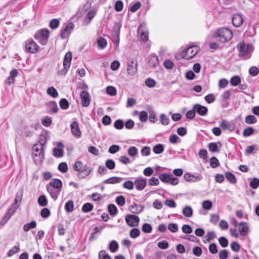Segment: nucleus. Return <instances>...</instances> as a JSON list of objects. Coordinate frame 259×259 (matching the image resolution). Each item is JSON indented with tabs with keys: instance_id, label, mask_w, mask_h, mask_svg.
<instances>
[{
	"instance_id": "1",
	"label": "nucleus",
	"mask_w": 259,
	"mask_h": 259,
	"mask_svg": "<svg viewBox=\"0 0 259 259\" xmlns=\"http://www.w3.org/2000/svg\"><path fill=\"white\" fill-rule=\"evenodd\" d=\"M62 187L61 181L57 179H52L49 184L47 185V191L54 200H56L58 198L61 191Z\"/></svg>"
},
{
	"instance_id": "2",
	"label": "nucleus",
	"mask_w": 259,
	"mask_h": 259,
	"mask_svg": "<svg viewBox=\"0 0 259 259\" xmlns=\"http://www.w3.org/2000/svg\"><path fill=\"white\" fill-rule=\"evenodd\" d=\"M213 37L218 39L222 43L229 41L233 37L232 31L226 28H221L216 30L213 34Z\"/></svg>"
},
{
	"instance_id": "3",
	"label": "nucleus",
	"mask_w": 259,
	"mask_h": 259,
	"mask_svg": "<svg viewBox=\"0 0 259 259\" xmlns=\"http://www.w3.org/2000/svg\"><path fill=\"white\" fill-rule=\"evenodd\" d=\"M32 156L36 164H40L44 159V146L41 143L34 144L32 148Z\"/></svg>"
},
{
	"instance_id": "4",
	"label": "nucleus",
	"mask_w": 259,
	"mask_h": 259,
	"mask_svg": "<svg viewBox=\"0 0 259 259\" xmlns=\"http://www.w3.org/2000/svg\"><path fill=\"white\" fill-rule=\"evenodd\" d=\"M199 48L197 46H192L188 47L185 51H183L176 55L177 59L181 57L186 59H190L194 57L199 52Z\"/></svg>"
},
{
	"instance_id": "5",
	"label": "nucleus",
	"mask_w": 259,
	"mask_h": 259,
	"mask_svg": "<svg viewBox=\"0 0 259 259\" xmlns=\"http://www.w3.org/2000/svg\"><path fill=\"white\" fill-rule=\"evenodd\" d=\"M253 50V48L251 45L244 42H240L239 46V56L243 57L245 59H248L250 57Z\"/></svg>"
},
{
	"instance_id": "6",
	"label": "nucleus",
	"mask_w": 259,
	"mask_h": 259,
	"mask_svg": "<svg viewBox=\"0 0 259 259\" xmlns=\"http://www.w3.org/2000/svg\"><path fill=\"white\" fill-rule=\"evenodd\" d=\"M49 31L48 29H41L34 35V38L41 45H45L48 40Z\"/></svg>"
},
{
	"instance_id": "7",
	"label": "nucleus",
	"mask_w": 259,
	"mask_h": 259,
	"mask_svg": "<svg viewBox=\"0 0 259 259\" xmlns=\"http://www.w3.org/2000/svg\"><path fill=\"white\" fill-rule=\"evenodd\" d=\"M159 179L163 183H170L172 185H176L179 183L178 178L174 177L171 175L161 174L159 176Z\"/></svg>"
},
{
	"instance_id": "8",
	"label": "nucleus",
	"mask_w": 259,
	"mask_h": 259,
	"mask_svg": "<svg viewBox=\"0 0 259 259\" xmlns=\"http://www.w3.org/2000/svg\"><path fill=\"white\" fill-rule=\"evenodd\" d=\"M25 48L27 52L32 54L36 53L39 49L38 45L32 39L26 41Z\"/></svg>"
},
{
	"instance_id": "9",
	"label": "nucleus",
	"mask_w": 259,
	"mask_h": 259,
	"mask_svg": "<svg viewBox=\"0 0 259 259\" xmlns=\"http://www.w3.org/2000/svg\"><path fill=\"white\" fill-rule=\"evenodd\" d=\"M125 221L127 225L131 227H137L140 221L139 218L134 214H128L125 217Z\"/></svg>"
},
{
	"instance_id": "10",
	"label": "nucleus",
	"mask_w": 259,
	"mask_h": 259,
	"mask_svg": "<svg viewBox=\"0 0 259 259\" xmlns=\"http://www.w3.org/2000/svg\"><path fill=\"white\" fill-rule=\"evenodd\" d=\"M184 178L188 182L194 183L201 181L202 179V177L200 174L194 175L187 172L185 174Z\"/></svg>"
},
{
	"instance_id": "11",
	"label": "nucleus",
	"mask_w": 259,
	"mask_h": 259,
	"mask_svg": "<svg viewBox=\"0 0 259 259\" xmlns=\"http://www.w3.org/2000/svg\"><path fill=\"white\" fill-rule=\"evenodd\" d=\"M74 28V24L73 23H69L66 25L64 28H63L61 33V37L63 39H65L68 37L70 33Z\"/></svg>"
},
{
	"instance_id": "12",
	"label": "nucleus",
	"mask_w": 259,
	"mask_h": 259,
	"mask_svg": "<svg viewBox=\"0 0 259 259\" xmlns=\"http://www.w3.org/2000/svg\"><path fill=\"white\" fill-rule=\"evenodd\" d=\"M137 61L132 60L127 63V71L129 75H134L137 72Z\"/></svg>"
},
{
	"instance_id": "13",
	"label": "nucleus",
	"mask_w": 259,
	"mask_h": 259,
	"mask_svg": "<svg viewBox=\"0 0 259 259\" xmlns=\"http://www.w3.org/2000/svg\"><path fill=\"white\" fill-rule=\"evenodd\" d=\"M138 33L142 40L147 41L148 39V32L146 28L143 25H140L138 29Z\"/></svg>"
},
{
	"instance_id": "14",
	"label": "nucleus",
	"mask_w": 259,
	"mask_h": 259,
	"mask_svg": "<svg viewBox=\"0 0 259 259\" xmlns=\"http://www.w3.org/2000/svg\"><path fill=\"white\" fill-rule=\"evenodd\" d=\"M146 179L142 178L136 179L134 182L136 189L139 191H142L144 189L146 186Z\"/></svg>"
},
{
	"instance_id": "15",
	"label": "nucleus",
	"mask_w": 259,
	"mask_h": 259,
	"mask_svg": "<svg viewBox=\"0 0 259 259\" xmlns=\"http://www.w3.org/2000/svg\"><path fill=\"white\" fill-rule=\"evenodd\" d=\"M57 148H55L53 150V155L57 157H61L63 155L64 146L60 142L57 143Z\"/></svg>"
},
{
	"instance_id": "16",
	"label": "nucleus",
	"mask_w": 259,
	"mask_h": 259,
	"mask_svg": "<svg viewBox=\"0 0 259 259\" xmlns=\"http://www.w3.org/2000/svg\"><path fill=\"white\" fill-rule=\"evenodd\" d=\"M80 98L81 99L82 105L84 107H88L90 104V99L88 92L83 91L80 93Z\"/></svg>"
},
{
	"instance_id": "17",
	"label": "nucleus",
	"mask_w": 259,
	"mask_h": 259,
	"mask_svg": "<svg viewBox=\"0 0 259 259\" xmlns=\"http://www.w3.org/2000/svg\"><path fill=\"white\" fill-rule=\"evenodd\" d=\"M238 231L239 232L240 234L244 236H246L249 231V227L247 223L244 222H241L238 224Z\"/></svg>"
},
{
	"instance_id": "18",
	"label": "nucleus",
	"mask_w": 259,
	"mask_h": 259,
	"mask_svg": "<svg viewBox=\"0 0 259 259\" xmlns=\"http://www.w3.org/2000/svg\"><path fill=\"white\" fill-rule=\"evenodd\" d=\"M232 21L234 26L236 27L240 26L243 22L242 16L239 14H234L232 17Z\"/></svg>"
},
{
	"instance_id": "19",
	"label": "nucleus",
	"mask_w": 259,
	"mask_h": 259,
	"mask_svg": "<svg viewBox=\"0 0 259 259\" xmlns=\"http://www.w3.org/2000/svg\"><path fill=\"white\" fill-rule=\"evenodd\" d=\"M193 109L196 113L201 116L205 115L208 111L207 108L206 107L198 104L194 105Z\"/></svg>"
},
{
	"instance_id": "20",
	"label": "nucleus",
	"mask_w": 259,
	"mask_h": 259,
	"mask_svg": "<svg viewBox=\"0 0 259 259\" xmlns=\"http://www.w3.org/2000/svg\"><path fill=\"white\" fill-rule=\"evenodd\" d=\"M72 59V54L71 52H67L64 59L63 66L64 68L65 72H66L70 66V62Z\"/></svg>"
},
{
	"instance_id": "21",
	"label": "nucleus",
	"mask_w": 259,
	"mask_h": 259,
	"mask_svg": "<svg viewBox=\"0 0 259 259\" xmlns=\"http://www.w3.org/2000/svg\"><path fill=\"white\" fill-rule=\"evenodd\" d=\"M70 126L72 134L76 137H79L81 135V132L78 123L76 121H74L71 124Z\"/></svg>"
},
{
	"instance_id": "22",
	"label": "nucleus",
	"mask_w": 259,
	"mask_h": 259,
	"mask_svg": "<svg viewBox=\"0 0 259 259\" xmlns=\"http://www.w3.org/2000/svg\"><path fill=\"white\" fill-rule=\"evenodd\" d=\"M91 171V167L84 166L83 168L77 174V177L79 179L84 178L89 175Z\"/></svg>"
},
{
	"instance_id": "23",
	"label": "nucleus",
	"mask_w": 259,
	"mask_h": 259,
	"mask_svg": "<svg viewBox=\"0 0 259 259\" xmlns=\"http://www.w3.org/2000/svg\"><path fill=\"white\" fill-rule=\"evenodd\" d=\"M159 64L158 58L156 55H151L148 60V65L151 67H155Z\"/></svg>"
},
{
	"instance_id": "24",
	"label": "nucleus",
	"mask_w": 259,
	"mask_h": 259,
	"mask_svg": "<svg viewBox=\"0 0 259 259\" xmlns=\"http://www.w3.org/2000/svg\"><path fill=\"white\" fill-rule=\"evenodd\" d=\"M220 126L221 128L224 130L228 129L230 131H233L235 128L233 124L228 122L226 120H223L221 121Z\"/></svg>"
},
{
	"instance_id": "25",
	"label": "nucleus",
	"mask_w": 259,
	"mask_h": 259,
	"mask_svg": "<svg viewBox=\"0 0 259 259\" xmlns=\"http://www.w3.org/2000/svg\"><path fill=\"white\" fill-rule=\"evenodd\" d=\"M123 178L117 177H113L105 180L103 183L107 184H114L121 182Z\"/></svg>"
},
{
	"instance_id": "26",
	"label": "nucleus",
	"mask_w": 259,
	"mask_h": 259,
	"mask_svg": "<svg viewBox=\"0 0 259 259\" xmlns=\"http://www.w3.org/2000/svg\"><path fill=\"white\" fill-rule=\"evenodd\" d=\"M144 209V207L140 204H134L130 207V210L134 213H139Z\"/></svg>"
},
{
	"instance_id": "27",
	"label": "nucleus",
	"mask_w": 259,
	"mask_h": 259,
	"mask_svg": "<svg viewBox=\"0 0 259 259\" xmlns=\"http://www.w3.org/2000/svg\"><path fill=\"white\" fill-rule=\"evenodd\" d=\"M183 214L187 218H190L193 215V209L190 206H185L182 211Z\"/></svg>"
},
{
	"instance_id": "28",
	"label": "nucleus",
	"mask_w": 259,
	"mask_h": 259,
	"mask_svg": "<svg viewBox=\"0 0 259 259\" xmlns=\"http://www.w3.org/2000/svg\"><path fill=\"white\" fill-rule=\"evenodd\" d=\"M215 237L216 235L213 231H209L207 232L206 236L204 237V242L205 243L210 242Z\"/></svg>"
},
{
	"instance_id": "29",
	"label": "nucleus",
	"mask_w": 259,
	"mask_h": 259,
	"mask_svg": "<svg viewBox=\"0 0 259 259\" xmlns=\"http://www.w3.org/2000/svg\"><path fill=\"white\" fill-rule=\"evenodd\" d=\"M19 207V205H16V204H13L12 205L11 207L9 209L6 215L8 216L9 218L12 216L14 213L16 211L17 208Z\"/></svg>"
},
{
	"instance_id": "30",
	"label": "nucleus",
	"mask_w": 259,
	"mask_h": 259,
	"mask_svg": "<svg viewBox=\"0 0 259 259\" xmlns=\"http://www.w3.org/2000/svg\"><path fill=\"white\" fill-rule=\"evenodd\" d=\"M23 196V190L22 189L19 190L15 196V202L13 203V204H16V205L20 204V202L21 201L22 198Z\"/></svg>"
},
{
	"instance_id": "31",
	"label": "nucleus",
	"mask_w": 259,
	"mask_h": 259,
	"mask_svg": "<svg viewBox=\"0 0 259 259\" xmlns=\"http://www.w3.org/2000/svg\"><path fill=\"white\" fill-rule=\"evenodd\" d=\"M127 153L130 156L135 157L138 154V150L137 147L131 146L128 148Z\"/></svg>"
},
{
	"instance_id": "32",
	"label": "nucleus",
	"mask_w": 259,
	"mask_h": 259,
	"mask_svg": "<svg viewBox=\"0 0 259 259\" xmlns=\"http://www.w3.org/2000/svg\"><path fill=\"white\" fill-rule=\"evenodd\" d=\"M65 210L68 212H71L74 209V203L72 200H69L65 204Z\"/></svg>"
},
{
	"instance_id": "33",
	"label": "nucleus",
	"mask_w": 259,
	"mask_h": 259,
	"mask_svg": "<svg viewBox=\"0 0 259 259\" xmlns=\"http://www.w3.org/2000/svg\"><path fill=\"white\" fill-rule=\"evenodd\" d=\"M36 226V223L35 221H33L31 223L25 224L23 226V229L25 232H27L31 229L35 228Z\"/></svg>"
},
{
	"instance_id": "34",
	"label": "nucleus",
	"mask_w": 259,
	"mask_h": 259,
	"mask_svg": "<svg viewBox=\"0 0 259 259\" xmlns=\"http://www.w3.org/2000/svg\"><path fill=\"white\" fill-rule=\"evenodd\" d=\"M226 179L232 184H235L236 182V179L234 174L231 172H227L225 174Z\"/></svg>"
},
{
	"instance_id": "35",
	"label": "nucleus",
	"mask_w": 259,
	"mask_h": 259,
	"mask_svg": "<svg viewBox=\"0 0 259 259\" xmlns=\"http://www.w3.org/2000/svg\"><path fill=\"white\" fill-rule=\"evenodd\" d=\"M160 120L161 123L163 125H167L169 124V118L163 113L160 114Z\"/></svg>"
},
{
	"instance_id": "36",
	"label": "nucleus",
	"mask_w": 259,
	"mask_h": 259,
	"mask_svg": "<svg viewBox=\"0 0 259 259\" xmlns=\"http://www.w3.org/2000/svg\"><path fill=\"white\" fill-rule=\"evenodd\" d=\"M47 94L54 98L58 96V92L54 87L49 88L47 89Z\"/></svg>"
},
{
	"instance_id": "37",
	"label": "nucleus",
	"mask_w": 259,
	"mask_h": 259,
	"mask_svg": "<svg viewBox=\"0 0 259 259\" xmlns=\"http://www.w3.org/2000/svg\"><path fill=\"white\" fill-rule=\"evenodd\" d=\"M153 151L155 154H160L164 151V147L162 144H158L155 145L153 148Z\"/></svg>"
},
{
	"instance_id": "38",
	"label": "nucleus",
	"mask_w": 259,
	"mask_h": 259,
	"mask_svg": "<svg viewBox=\"0 0 259 259\" xmlns=\"http://www.w3.org/2000/svg\"><path fill=\"white\" fill-rule=\"evenodd\" d=\"M241 82V79L239 76H234L231 77L230 79V83L233 86H237Z\"/></svg>"
},
{
	"instance_id": "39",
	"label": "nucleus",
	"mask_w": 259,
	"mask_h": 259,
	"mask_svg": "<svg viewBox=\"0 0 259 259\" xmlns=\"http://www.w3.org/2000/svg\"><path fill=\"white\" fill-rule=\"evenodd\" d=\"M49 104L52 107V108L50 109L49 112L51 113H57L59 110V108L56 102L55 101H51L49 103Z\"/></svg>"
},
{
	"instance_id": "40",
	"label": "nucleus",
	"mask_w": 259,
	"mask_h": 259,
	"mask_svg": "<svg viewBox=\"0 0 259 259\" xmlns=\"http://www.w3.org/2000/svg\"><path fill=\"white\" fill-rule=\"evenodd\" d=\"M202 205L204 209L208 210L212 207V203L210 200H206L203 201Z\"/></svg>"
},
{
	"instance_id": "41",
	"label": "nucleus",
	"mask_w": 259,
	"mask_h": 259,
	"mask_svg": "<svg viewBox=\"0 0 259 259\" xmlns=\"http://www.w3.org/2000/svg\"><path fill=\"white\" fill-rule=\"evenodd\" d=\"M38 203L41 206H45L48 204V201L45 196L41 195L38 199Z\"/></svg>"
},
{
	"instance_id": "42",
	"label": "nucleus",
	"mask_w": 259,
	"mask_h": 259,
	"mask_svg": "<svg viewBox=\"0 0 259 259\" xmlns=\"http://www.w3.org/2000/svg\"><path fill=\"white\" fill-rule=\"evenodd\" d=\"M59 105L61 109L63 110L67 109L69 107V103L66 99H61L59 102Z\"/></svg>"
},
{
	"instance_id": "43",
	"label": "nucleus",
	"mask_w": 259,
	"mask_h": 259,
	"mask_svg": "<svg viewBox=\"0 0 259 259\" xmlns=\"http://www.w3.org/2000/svg\"><path fill=\"white\" fill-rule=\"evenodd\" d=\"M145 85L150 88H153L156 85V81L151 78H147L145 81Z\"/></svg>"
},
{
	"instance_id": "44",
	"label": "nucleus",
	"mask_w": 259,
	"mask_h": 259,
	"mask_svg": "<svg viewBox=\"0 0 259 259\" xmlns=\"http://www.w3.org/2000/svg\"><path fill=\"white\" fill-rule=\"evenodd\" d=\"M118 248V245L116 241H112L109 245V249L111 252H115Z\"/></svg>"
},
{
	"instance_id": "45",
	"label": "nucleus",
	"mask_w": 259,
	"mask_h": 259,
	"mask_svg": "<svg viewBox=\"0 0 259 259\" xmlns=\"http://www.w3.org/2000/svg\"><path fill=\"white\" fill-rule=\"evenodd\" d=\"M93 209V205L90 203H85L82 207V210L84 212L91 211Z\"/></svg>"
},
{
	"instance_id": "46",
	"label": "nucleus",
	"mask_w": 259,
	"mask_h": 259,
	"mask_svg": "<svg viewBox=\"0 0 259 259\" xmlns=\"http://www.w3.org/2000/svg\"><path fill=\"white\" fill-rule=\"evenodd\" d=\"M257 119L253 115H248L245 118V122L247 124H253L256 122Z\"/></svg>"
},
{
	"instance_id": "47",
	"label": "nucleus",
	"mask_w": 259,
	"mask_h": 259,
	"mask_svg": "<svg viewBox=\"0 0 259 259\" xmlns=\"http://www.w3.org/2000/svg\"><path fill=\"white\" fill-rule=\"evenodd\" d=\"M140 231L139 229L137 228H134L131 230L130 235L131 237L136 238L140 235Z\"/></svg>"
},
{
	"instance_id": "48",
	"label": "nucleus",
	"mask_w": 259,
	"mask_h": 259,
	"mask_svg": "<svg viewBox=\"0 0 259 259\" xmlns=\"http://www.w3.org/2000/svg\"><path fill=\"white\" fill-rule=\"evenodd\" d=\"M59 23L58 19H53L50 21L49 26L51 29H55L58 27Z\"/></svg>"
},
{
	"instance_id": "49",
	"label": "nucleus",
	"mask_w": 259,
	"mask_h": 259,
	"mask_svg": "<svg viewBox=\"0 0 259 259\" xmlns=\"http://www.w3.org/2000/svg\"><path fill=\"white\" fill-rule=\"evenodd\" d=\"M108 211L111 215H114L117 213V208L114 204H110L108 207Z\"/></svg>"
},
{
	"instance_id": "50",
	"label": "nucleus",
	"mask_w": 259,
	"mask_h": 259,
	"mask_svg": "<svg viewBox=\"0 0 259 259\" xmlns=\"http://www.w3.org/2000/svg\"><path fill=\"white\" fill-rule=\"evenodd\" d=\"M107 44L106 40L103 37L100 38L98 40V45L101 49L105 48L107 46Z\"/></svg>"
},
{
	"instance_id": "51",
	"label": "nucleus",
	"mask_w": 259,
	"mask_h": 259,
	"mask_svg": "<svg viewBox=\"0 0 259 259\" xmlns=\"http://www.w3.org/2000/svg\"><path fill=\"white\" fill-rule=\"evenodd\" d=\"M116 203L119 206H123L125 203V198L121 195L116 197L115 200Z\"/></svg>"
},
{
	"instance_id": "52",
	"label": "nucleus",
	"mask_w": 259,
	"mask_h": 259,
	"mask_svg": "<svg viewBox=\"0 0 259 259\" xmlns=\"http://www.w3.org/2000/svg\"><path fill=\"white\" fill-rule=\"evenodd\" d=\"M168 229L172 233H176L178 230V226L177 224L170 223L168 225Z\"/></svg>"
},
{
	"instance_id": "53",
	"label": "nucleus",
	"mask_w": 259,
	"mask_h": 259,
	"mask_svg": "<svg viewBox=\"0 0 259 259\" xmlns=\"http://www.w3.org/2000/svg\"><path fill=\"white\" fill-rule=\"evenodd\" d=\"M99 259H111L110 256L104 250L99 252Z\"/></svg>"
},
{
	"instance_id": "54",
	"label": "nucleus",
	"mask_w": 259,
	"mask_h": 259,
	"mask_svg": "<svg viewBox=\"0 0 259 259\" xmlns=\"http://www.w3.org/2000/svg\"><path fill=\"white\" fill-rule=\"evenodd\" d=\"M142 230L144 233H149L152 231V227L150 224L145 223L143 225Z\"/></svg>"
},
{
	"instance_id": "55",
	"label": "nucleus",
	"mask_w": 259,
	"mask_h": 259,
	"mask_svg": "<svg viewBox=\"0 0 259 259\" xmlns=\"http://www.w3.org/2000/svg\"><path fill=\"white\" fill-rule=\"evenodd\" d=\"M259 186V179H252L250 182V186L253 189H256Z\"/></svg>"
},
{
	"instance_id": "56",
	"label": "nucleus",
	"mask_w": 259,
	"mask_h": 259,
	"mask_svg": "<svg viewBox=\"0 0 259 259\" xmlns=\"http://www.w3.org/2000/svg\"><path fill=\"white\" fill-rule=\"evenodd\" d=\"M164 204L170 208H174L176 206V203L172 199H166L164 201Z\"/></svg>"
},
{
	"instance_id": "57",
	"label": "nucleus",
	"mask_w": 259,
	"mask_h": 259,
	"mask_svg": "<svg viewBox=\"0 0 259 259\" xmlns=\"http://www.w3.org/2000/svg\"><path fill=\"white\" fill-rule=\"evenodd\" d=\"M114 125L116 128L121 130L123 127L124 123L122 120L118 119L114 122Z\"/></svg>"
},
{
	"instance_id": "58",
	"label": "nucleus",
	"mask_w": 259,
	"mask_h": 259,
	"mask_svg": "<svg viewBox=\"0 0 259 259\" xmlns=\"http://www.w3.org/2000/svg\"><path fill=\"white\" fill-rule=\"evenodd\" d=\"M159 184V181L158 179L155 177H152L148 180V184L150 186H158Z\"/></svg>"
},
{
	"instance_id": "59",
	"label": "nucleus",
	"mask_w": 259,
	"mask_h": 259,
	"mask_svg": "<svg viewBox=\"0 0 259 259\" xmlns=\"http://www.w3.org/2000/svg\"><path fill=\"white\" fill-rule=\"evenodd\" d=\"M106 92L111 96H114L116 94V90L112 86H108L106 88Z\"/></svg>"
},
{
	"instance_id": "60",
	"label": "nucleus",
	"mask_w": 259,
	"mask_h": 259,
	"mask_svg": "<svg viewBox=\"0 0 259 259\" xmlns=\"http://www.w3.org/2000/svg\"><path fill=\"white\" fill-rule=\"evenodd\" d=\"M123 186L128 190H132L134 187V183L131 181H127L123 183Z\"/></svg>"
},
{
	"instance_id": "61",
	"label": "nucleus",
	"mask_w": 259,
	"mask_h": 259,
	"mask_svg": "<svg viewBox=\"0 0 259 259\" xmlns=\"http://www.w3.org/2000/svg\"><path fill=\"white\" fill-rule=\"evenodd\" d=\"M219 160L216 157H213L210 159V165L211 167L215 168L219 165Z\"/></svg>"
},
{
	"instance_id": "62",
	"label": "nucleus",
	"mask_w": 259,
	"mask_h": 259,
	"mask_svg": "<svg viewBox=\"0 0 259 259\" xmlns=\"http://www.w3.org/2000/svg\"><path fill=\"white\" fill-rule=\"evenodd\" d=\"M141 152L142 156H148L150 154L151 150L149 147L145 146L142 149Z\"/></svg>"
},
{
	"instance_id": "63",
	"label": "nucleus",
	"mask_w": 259,
	"mask_h": 259,
	"mask_svg": "<svg viewBox=\"0 0 259 259\" xmlns=\"http://www.w3.org/2000/svg\"><path fill=\"white\" fill-rule=\"evenodd\" d=\"M182 231L185 234H190L192 232V229L188 225H184L182 227Z\"/></svg>"
},
{
	"instance_id": "64",
	"label": "nucleus",
	"mask_w": 259,
	"mask_h": 259,
	"mask_svg": "<svg viewBox=\"0 0 259 259\" xmlns=\"http://www.w3.org/2000/svg\"><path fill=\"white\" fill-rule=\"evenodd\" d=\"M148 118V114L145 111H142L140 113L139 119L142 122H145Z\"/></svg>"
}]
</instances>
